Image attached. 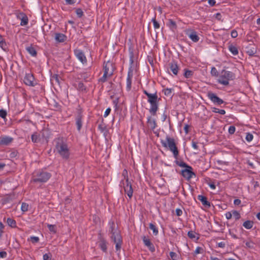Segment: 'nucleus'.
Segmentation results:
<instances>
[{"instance_id":"1","label":"nucleus","mask_w":260,"mask_h":260,"mask_svg":"<svg viewBox=\"0 0 260 260\" xmlns=\"http://www.w3.org/2000/svg\"><path fill=\"white\" fill-rule=\"evenodd\" d=\"M143 92L147 96V102L150 105L149 109V113L151 115L155 116L158 110L159 101L160 99L158 98L156 92L154 93H150L144 89Z\"/></svg>"},{"instance_id":"2","label":"nucleus","mask_w":260,"mask_h":260,"mask_svg":"<svg viewBox=\"0 0 260 260\" xmlns=\"http://www.w3.org/2000/svg\"><path fill=\"white\" fill-rule=\"evenodd\" d=\"M55 150L59 155L64 159H68L70 152L68 146L62 138H58L55 140Z\"/></svg>"},{"instance_id":"3","label":"nucleus","mask_w":260,"mask_h":260,"mask_svg":"<svg viewBox=\"0 0 260 260\" xmlns=\"http://www.w3.org/2000/svg\"><path fill=\"white\" fill-rule=\"evenodd\" d=\"M160 143L163 147L168 148L173 153L175 158L179 156V150L176 146L175 140L173 138L167 136L166 141L161 140Z\"/></svg>"},{"instance_id":"4","label":"nucleus","mask_w":260,"mask_h":260,"mask_svg":"<svg viewBox=\"0 0 260 260\" xmlns=\"http://www.w3.org/2000/svg\"><path fill=\"white\" fill-rule=\"evenodd\" d=\"M51 177V174L43 170H39L34 172L32 175L31 182L34 183L46 182Z\"/></svg>"},{"instance_id":"5","label":"nucleus","mask_w":260,"mask_h":260,"mask_svg":"<svg viewBox=\"0 0 260 260\" xmlns=\"http://www.w3.org/2000/svg\"><path fill=\"white\" fill-rule=\"evenodd\" d=\"M235 79L234 74L229 71L222 70L219 75L217 82L224 86H228L229 81Z\"/></svg>"},{"instance_id":"6","label":"nucleus","mask_w":260,"mask_h":260,"mask_svg":"<svg viewBox=\"0 0 260 260\" xmlns=\"http://www.w3.org/2000/svg\"><path fill=\"white\" fill-rule=\"evenodd\" d=\"M129 62H130V67L128 69L127 76L126 78V90L127 91H130L132 87V78L133 77V64L134 63V53L133 52V50L132 48L129 49Z\"/></svg>"},{"instance_id":"7","label":"nucleus","mask_w":260,"mask_h":260,"mask_svg":"<svg viewBox=\"0 0 260 260\" xmlns=\"http://www.w3.org/2000/svg\"><path fill=\"white\" fill-rule=\"evenodd\" d=\"M104 74L99 79V82L104 83L107 80L108 77H110L113 75L114 68L113 63L108 61L104 62L103 64Z\"/></svg>"},{"instance_id":"8","label":"nucleus","mask_w":260,"mask_h":260,"mask_svg":"<svg viewBox=\"0 0 260 260\" xmlns=\"http://www.w3.org/2000/svg\"><path fill=\"white\" fill-rule=\"evenodd\" d=\"M109 232L111 234V239L113 242H116L118 240H120L122 237L120 234L119 231L116 227L114 222L110 221L109 222Z\"/></svg>"},{"instance_id":"9","label":"nucleus","mask_w":260,"mask_h":260,"mask_svg":"<svg viewBox=\"0 0 260 260\" xmlns=\"http://www.w3.org/2000/svg\"><path fill=\"white\" fill-rule=\"evenodd\" d=\"M120 185L123 186L124 191L126 193L127 196L131 199L133 194V189L132 184L129 182L128 176H126L125 180H122L120 181Z\"/></svg>"},{"instance_id":"10","label":"nucleus","mask_w":260,"mask_h":260,"mask_svg":"<svg viewBox=\"0 0 260 260\" xmlns=\"http://www.w3.org/2000/svg\"><path fill=\"white\" fill-rule=\"evenodd\" d=\"M181 174L187 180H190L193 176H196V174L192 171V168L189 165L181 170Z\"/></svg>"},{"instance_id":"11","label":"nucleus","mask_w":260,"mask_h":260,"mask_svg":"<svg viewBox=\"0 0 260 260\" xmlns=\"http://www.w3.org/2000/svg\"><path fill=\"white\" fill-rule=\"evenodd\" d=\"M74 55L83 64L87 63V60L84 52L80 49H76L74 50Z\"/></svg>"},{"instance_id":"12","label":"nucleus","mask_w":260,"mask_h":260,"mask_svg":"<svg viewBox=\"0 0 260 260\" xmlns=\"http://www.w3.org/2000/svg\"><path fill=\"white\" fill-rule=\"evenodd\" d=\"M184 32L193 42H197L199 41L200 37L198 36L197 32L194 30L188 28L184 30Z\"/></svg>"},{"instance_id":"13","label":"nucleus","mask_w":260,"mask_h":260,"mask_svg":"<svg viewBox=\"0 0 260 260\" xmlns=\"http://www.w3.org/2000/svg\"><path fill=\"white\" fill-rule=\"evenodd\" d=\"M23 81L26 85L29 86H35L37 84L35 78L31 73H26L25 74Z\"/></svg>"},{"instance_id":"14","label":"nucleus","mask_w":260,"mask_h":260,"mask_svg":"<svg viewBox=\"0 0 260 260\" xmlns=\"http://www.w3.org/2000/svg\"><path fill=\"white\" fill-rule=\"evenodd\" d=\"M207 96L215 105H220L224 103L221 99L218 97L216 94L213 92H208Z\"/></svg>"},{"instance_id":"15","label":"nucleus","mask_w":260,"mask_h":260,"mask_svg":"<svg viewBox=\"0 0 260 260\" xmlns=\"http://www.w3.org/2000/svg\"><path fill=\"white\" fill-rule=\"evenodd\" d=\"M82 118H83V115H82V112L81 110H79L77 112V115L76 116V125L77 126V128L78 131L80 132L82 127Z\"/></svg>"},{"instance_id":"16","label":"nucleus","mask_w":260,"mask_h":260,"mask_svg":"<svg viewBox=\"0 0 260 260\" xmlns=\"http://www.w3.org/2000/svg\"><path fill=\"white\" fill-rule=\"evenodd\" d=\"M142 240L144 245L146 246L151 252L155 251V247L149 238L144 236L142 237Z\"/></svg>"},{"instance_id":"17","label":"nucleus","mask_w":260,"mask_h":260,"mask_svg":"<svg viewBox=\"0 0 260 260\" xmlns=\"http://www.w3.org/2000/svg\"><path fill=\"white\" fill-rule=\"evenodd\" d=\"M17 18L21 20L20 25L25 26L28 24V19L27 15L23 12H20L17 14Z\"/></svg>"},{"instance_id":"18","label":"nucleus","mask_w":260,"mask_h":260,"mask_svg":"<svg viewBox=\"0 0 260 260\" xmlns=\"http://www.w3.org/2000/svg\"><path fill=\"white\" fill-rule=\"evenodd\" d=\"M169 67L170 70L173 73L174 75H177L179 68L176 61L173 60L170 62L169 63Z\"/></svg>"},{"instance_id":"19","label":"nucleus","mask_w":260,"mask_h":260,"mask_svg":"<svg viewBox=\"0 0 260 260\" xmlns=\"http://www.w3.org/2000/svg\"><path fill=\"white\" fill-rule=\"evenodd\" d=\"M99 246L104 252H107V242L101 235L99 237Z\"/></svg>"},{"instance_id":"20","label":"nucleus","mask_w":260,"mask_h":260,"mask_svg":"<svg viewBox=\"0 0 260 260\" xmlns=\"http://www.w3.org/2000/svg\"><path fill=\"white\" fill-rule=\"evenodd\" d=\"M13 141V138L5 136L0 138V145H8Z\"/></svg>"},{"instance_id":"21","label":"nucleus","mask_w":260,"mask_h":260,"mask_svg":"<svg viewBox=\"0 0 260 260\" xmlns=\"http://www.w3.org/2000/svg\"><path fill=\"white\" fill-rule=\"evenodd\" d=\"M147 122L149 124L150 128L153 130L156 126L157 124L155 119L152 118L151 116H149L147 117Z\"/></svg>"},{"instance_id":"22","label":"nucleus","mask_w":260,"mask_h":260,"mask_svg":"<svg viewBox=\"0 0 260 260\" xmlns=\"http://www.w3.org/2000/svg\"><path fill=\"white\" fill-rule=\"evenodd\" d=\"M26 50L32 56L35 57L37 56V51L32 45H30V46H27L26 47Z\"/></svg>"},{"instance_id":"23","label":"nucleus","mask_w":260,"mask_h":260,"mask_svg":"<svg viewBox=\"0 0 260 260\" xmlns=\"http://www.w3.org/2000/svg\"><path fill=\"white\" fill-rule=\"evenodd\" d=\"M55 39L57 42L62 43L66 40L67 37L63 34L56 33L55 34Z\"/></svg>"},{"instance_id":"24","label":"nucleus","mask_w":260,"mask_h":260,"mask_svg":"<svg viewBox=\"0 0 260 260\" xmlns=\"http://www.w3.org/2000/svg\"><path fill=\"white\" fill-rule=\"evenodd\" d=\"M198 199L200 201L204 206H210V203L207 201V199L206 197L203 195H199L198 196Z\"/></svg>"},{"instance_id":"25","label":"nucleus","mask_w":260,"mask_h":260,"mask_svg":"<svg viewBox=\"0 0 260 260\" xmlns=\"http://www.w3.org/2000/svg\"><path fill=\"white\" fill-rule=\"evenodd\" d=\"M228 48L229 50L233 55H237L238 54V50L235 46L233 45V44H230L229 45Z\"/></svg>"},{"instance_id":"26","label":"nucleus","mask_w":260,"mask_h":260,"mask_svg":"<svg viewBox=\"0 0 260 260\" xmlns=\"http://www.w3.org/2000/svg\"><path fill=\"white\" fill-rule=\"evenodd\" d=\"M253 222L251 220H246L243 223V226L246 229H251L253 226Z\"/></svg>"},{"instance_id":"27","label":"nucleus","mask_w":260,"mask_h":260,"mask_svg":"<svg viewBox=\"0 0 260 260\" xmlns=\"http://www.w3.org/2000/svg\"><path fill=\"white\" fill-rule=\"evenodd\" d=\"M175 163L179 167L185 168L188 166L186 163L182 161V160L178 159V156L175 158Z\"/></svg>"},{"instance_id":"28","label":"nucleus","mask_w":260,"mask_h":260,"mask_svg":"<svg viewBox=\"0 0 260 260\" xmlns=\"http://www.w3.org/2000/svg\"><path fill=\"white\" fill-rule=\"evenodd\" d=\"M7 222L8 224L11 228H14L16 227V222L14 219L12 218H8L7 220Z\"/></svg>"},{"instance_id":"29","label":"nucleus","mask_w":260,"mask_h":260,"mask_svg":"<svg viewBox=\"0 0 260 260\" xmlns=\"http://www.w3.org/2000/svg\"><path fill=\"white\" fill-rule=\"evenodd\" d=\"M149 229H151V230H152L153 234L155 236H156V235H158V230L157 228L156 227V226L154 224H153L152 223H150L149 224Z\"/></svg>"},{"instance_id":"30","label":"nucleus","mask_w":260,"mask_h":260,"mask_svg":"<svg viewBox=\"0 0 260 260\" xmlns=\"http://www.w3.org/2000/svg\"><path fill=\"white\" fill-rule=\"evenodd\" d=\"M193 74V72L187 69H184V76L186 78H191Z\"/></svg>"},{"instance_id":"31","label":"nucleus","mask_w":260,"mask_h":260,"mask_svg":"<svg viewBox=\"0 0 260 260\" xmlns=\"http://www.w3.org/2000/svg\"><path fill=\"white\" fill-rule=\"evenodd\" d=\"M113 242L115 244V248L116 251H119L121 248V245L122 244V239Z\"/></svg>"},{"instance_id":"32","label":"nucleus","mask_w":260,"mask_h":260,"mask_svg":"<svg viewBox=\"0 0 260 260\" xmlns=\"http://www.w3.org/2000/svg\"><path fill=\"white\" fill-rule=\"evenodd\" d=\"M31 139L34 143H38L40 140L39 136L37 135V133H35L31 135Z\"/></svg>"},{"instance_id":"33","label":"nucleus","mask_w":260,"mask_h":260,"mask_svg":"<svg viewBox=\"0 0 260 260\" xmlns=\"http://www.w3.org/2000/svg\"><path fill=\"white\" fill-rule=\"evenodd\" d=\"M167 25L169 26L171 29H175L177 28L176 22L172 19L169 20V23L167 24Z\"/></svg>"},{"instance_id":"34","label":"nucleus","mask_w":260,"mask_h":260,"mask_svg":"<svg viewBox=\"0 0 260 260\" xmlns=\"http://www.w3.org/2000/svg\"><path fill=\"white\" fill-rule=\"evenodd\" d=\"M47 227L50 232L54 234H55L57 232V229L55 225L48 224Z\"/></svg>"},{"instance_id":"35","label":"nucleus","mask_w":260,"mask_h":260,"mask_svg":"<svg viewBox=\"0 0 260 260\" xmlns=\"http://www.w3.org/2000/svg\"><path fill=\"white\" fill-rule=\"evenodd\" d=\"M212 111L214 113H219L221 115H224L225 113V111L224 110L219 109L215 107L212 108Z\"/></svg>"},{"instance_id":"36","label":"nucleus","mask_w":260,"mask_h":260,"mask_svg":"<svg viewBox=\"0 0 260 260\" xmlns=\"http://www.w3.org/2000/svg\"><path fill=\"white\" fill-rule=\"evenodd\" d=\"M77 89L81 91H85L86 87L82 82H79L77 86Z\"/></svg>"},{"instance_id":"37","label":"nucleus","mask_w":260,"mask_h":260,"mask_svg":"<svg viewBox=\"0 0 260 260\" xmlns=\"http://www.w3.org/2000/svg\"><path fill=\"white\" fill-rule=\"evenodd\" d=\"M232 215L236 220L239 219L241 217L240 214L236 210H232Z\"/></svg>"},{"instance_id":"38","label":"nucleus","mask_w":260,"mask_h":260,"mask_svg":"<svg viewBox=\"0 0 260 260\" xmlns=\"http://www.w3.org/2000/svg\"><path fill=\"white\" fill-rule=\"evenodd\" d=\"M29 205L26 203H22L21 204V209L23 212H26L28 211Z\"/></svg>"},{"instance_id":"39","label":"nucleus","mask_w":260,"mask_h":260,"mask_svg":"<svg viewBox=\"0 0 260 260\" xmlns=\"http://www.w3.org/2000/svg\"><path fill=\"white\" fill-rule=\"evenodd\" d=\"M153 26L155 29H158L160 27L159 23L156 20L155 17L152 19Z\"/></svg>"},{"instance_id":"40","label":"nucleus","mask_w":260,"mask_h":260,"mask_svg":"<svg viewBox=\"0 0 260 260\" xmlns=\"http://www.w3.org/2000/svg\"><path fill=\"white\" fill-rule=\"evenodd\" d=\"M211 74L215 77H217L219 75L218 72L215 67H213L211 68Z\"/></svg>"},{"instance_id":"41","label":"nucleus","mask_w":260,"mask_h":260,"mask_svg":"<svg viewBox=\"0 0 260 260\" xmlns=\"http://www.w3.org/2000/svg\"><path fill=\"white\" fill-rule=\"evenodd\" d=\"M173 89L171 88H166L164 89L163 91L165 95L170 96L172 94Z\"/></svg>"},{"instance_id":"42","label":"nucleus","mask_w":260,"mask_h":260,"mask_svg":"<svg viewBox=\"0 0 260 260\" xmlns=\"http://www.w3.org/2000/svg\"><path fill=\"white\" fill-rule=\"evenodd\" d=\"M6 46V43L3 39L2 36L0 34V47L4 48Z\"/></svg>"},{"instance_id":"43","label":"nucleus","mask_w":260,"mask_h":260,"mask_svg":"<svg viewBox=\"0 0 260 260\" xmlns=\"http://www.w3.org/2000/svg\"><path fill=\"white\" fill-rule=\"evenodd\" d=\"M76 13L77 15V16L79 17V18H81L83 16V12L82 11V10L80 8H78L76 10Z\"/></svg>"},{"instance_id":"44","label":"nucleus","mask_w":260,"mask_h":260,"mask_svg":"<svg viewBox=\"0 0 260 260\" xmlns=\"http://www.w3.org/2000/svg\"><path fill=\"white\" fill-rule=\"evenodd\" d=\"M98 129L103 133L106 129V126L103 123L100 124L98 125Z\"/></svg>"},{"instance_id":"45","label":"nucleus","mask_w":260,"mask_h":260,"mask_svg":"<svg viewBox=\"0 0 260 260\" xmlns=\"http://www.w3.org/2000/svg\"><path fill=\"white\" fill-rule=\"evenodd\" d=\"M43 260H51L52 254L50 253H45L43 256Z\"/></svg>"},{"instance_id":"46","label":"nucleus","mask_w":260,"mask_h":260,"mask_svg":"<svg viewBox=\"0 0 260 260\" xmlns=\"http://www.w3.org/2000/svg\"><path fill=\"white\" fill-rule=\"evenodd\" d=\"M30 241L34 244L39 242V238L36 236H31L30 237Z\"/></svg>"},{"instance_id":"47","label":"nucleus","mask_w":260,"mask_h":260,"mask_svg":"<svg viewBox=\"0 0 260 260\" xmlns=\"http://www.w3.org/2000/svg\"><path fill=\"white\" fill-rule=\"evenodd\" d=\"M196 232L192 231H190L187 233V236L190 239H194L196 238Z\"/></svg>"},{"instance_id":"48","label":"nucleus","mask_w":260,"mask_h":260,"mask_svg":"<svg viewBox=\"0 0 260 260\" xmlns=\"http://www.w3.org/2000/svg\"><path fill=\"white\" fill-rule=\"evenodd\" d=\"M253 135L250 134V133H248L246 134V140L247 142H251L252 141V140L253 139Z\"/></svg>"},{"instance_id":"49","label":"nucleus","mask_w":260,"mask_h":260,"mask_svg":"<svg viewBox=\"0 0 260 260\" xmlns=\"http://www.w3.org/2000/svg\"><path fill=\"white\" fill-rule=\"evenodd\" d=\"M59 77L57 74H53L51 76V80L52 81L55 80L57 83H59Z\"/></svg>"},{"instance_id":"50","label":"nucleus","mask_w":260,"mask_h":260,"mask_svg":"<svg viewBox=\"0 0 260 260\" xmlns=\"http://www.w3.org/2000/svg\"><path fill=\"white\" fill-rule=\"evenodd\" d=\"M7 112L6 110H3V109H1L0 110V117H2V118H6V116H7Z\"/></svg>"},{"instance_id":"51","label":"nucleus","mask_w":260,"mask_h":260,"mask_svg":"<svg viewBox=\"0 0 260 260\" xmlns=\"http://www.w3.org/2000/svg\"><path fill=\"white\" fill-rule=\"evenodd\" d=\"M247 53L248 54V55H249L250 56H253L254 55L255 53H256V51L254 49V48H252V49H249L247 51Z\"/></svg>"},{"instance_id":"52","label":"nucleus","mask_w":260,"mask_h":260,"mask_svg":"<svg viewBox=\"0 0 260 260\" xmlns=\"http://www.w3.org/2000/svg\"><path fill=\"white\" fill-rule=\"evenodd\" d=\"M51 105L54 108H56V109H60V105L57 102H56L55 100H54L52 102V103L51 104Z\"/></svg>"},{"instance_id":"53","label":"nucleus","mask_w":260,"mask_h":260,"mask_svg":"<svg viewBox=\"0 0 260 260\" xmlns=\"http://www.w3.org/2000/svg\"><path fill=\"white\" fill-rule=\"evenodd\" d=\"M170 256L171 257V258L172 259V260H176L177 259V255L175 252H173V251L170 252Z\"/></svg>"},{"instance_id":"54","label":"nucleus","mask_w":260,"mask_h":260,"mask_svg":"<svg viewBox=\"0 0 260 260\" xmlns=\"http://www.w3.org/2000/svg\"><path fill=\"white\" fill-rule=\"evenodd\" d=\"M236 128L234 126H230L229 128L228 132L230 134H233L235 132Z\"/></svg>"},{"instance_id":"55","label":"nucleus","mask_w":260,"mask_h":260,"mask_svg":"<svg viewBox=\"0 0 260 260\" xmlns=\"http://www.w3.org/2000/svg\"><path fill=\"white\" fill-rule=\"evenodd\" d=\"M238 36V32L235 29H233L231 31V37L236 38Z\"/></svg>"},{"instance_id":"56","label":"nucleus","mask_w":260,"mask_h":260,"mask_svg":"<svg viewBox=\"0 0 260 260\" xmlns=\"http://www.w3.org/2000/svg\"><path fill=\"white\" fill-rule=\"evenodd\" d=\"M225 216L227 219H230L232 217V212H228L225 214Z\"/></svg>"},{"instance_id":"57","label":"nucleus","mask_w":260,"mask_h":260,"mask_svg":"<svg viewBox=\"0 0 260 260\" xmlns=\"http://www.w3.org/2000/svg\"><path fill=\"white\" fill-rule=\"evenodd\" d=\"M175 212H176V214L178 216H180L182 215V213H183L182 210L179 208L176 209Z\"/></svg>"},{"instance_id":"58","label":"nucleus","mask_w":260,"mask_h":260,"mask_svg":"<svg viewBox=\"0 0 260 260\" xmlns=\"http://www.w3.org/2000/svg\"><path fill=\"white\" fill-rule=\"evenodd\" d=\"M111 111V108H108L106 110V111L105 112V113H104V117H107L109 115Z\"/></svg>"},{"instance_id":"59","label":"nucleus","mask_w":260,"mask_h":260,"mask_svg":"<svg viewBox=\"0 0 260 260\" xmlns=\"http://www.w3.org/2000/svg\"><path fill=\"white\" fill-rule=\"evenodd\" d=\"M203 250V249L200 247H197L194 251V253L196 254L202 253L201 251Z\"/></svg>"},{"instance_id":"60","label":"nucleus","mask_w":260,"mask_h":260,"mask_svg":"<svg viewBox=\"0 0 260 260\" xmlns=\"http://www.w3.org/2000/svg\"><path fill=\"white\" fill-rule=\"evenodd\" d=\"M68 5H73L76 2V0H65Z\"/></svg>"},{"instance_id":"61","label":"nucleus","mask_w":260,"mask_h":260,"mask_svg":"<svg viewBox=\"0 0 260 260\" xmlns=\"http://www.w3.org/2000/svg\"><path fill=\"white\" fill-rule=\"evenodd\" d=\"M7 253L6 251H1L0 252V257L5 258L7 257Z\"/></svg>"},{"instance_id":"62","label":"nucleus","mask_w":260,"mask_h":260,"mask_svg":"<svg viewBox=\"0 0 260 260\" xmlns=\"http://www.w3.org/2000/svg\"><path fill=\"white\" fill-rule=\"evenodd\" d=\"M189 127V125L188 124H185L184 127V130L186 134H187L188 133Z\"/></svg>"},{"instance_id":"63","label":"nucleus","mask_w":260,"mask_h":260,"mask_svg":"<svg viewBox=\"0 0 260 260\" xmlns=\"http://www.w3.org/2000/svg\"><path fill=\"white\" fill-rule=\"evenodd\" d=\"M215 18L218 20H220L221 19L222 16L220 13H217L215 15Z\"/></svg>"},{"instance_id":"64","label":"nucleus","mask_w":260,"mask_h":260,"mask_svg":"<svg viewBox=\"0 0 260 260\" xmlns=\"http://www.w3.org/2000/svg\"><path fill=\"white\" fill-rule=\"evenodd\" d=\"M208 4L211 6H214L215 5L216 2L215 0H208Z\"/></svg>"}]
</instances>
